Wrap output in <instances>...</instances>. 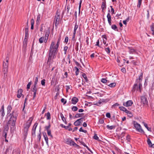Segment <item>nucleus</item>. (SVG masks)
Here are the masks:
<instances>
[{"mask_svg": "<svg viewBox=\"0 0 154 154\" xmlns=\"http://www.w3.org/2000/svg\"><path fill=\"white\" fill-rule=\"evenodd\" d=\"M59 46L54 41H52L50 45L49 50V56L48 61L51 60L54 58V56L58 51V48Z\"/></svg>", "mask_w": 154, "mask_h": 154, "instance_id": "1", "label": "nucleus"}, {"mask_svg": "<svg viewBox=\"0 0 154 154\" xmlns=\"http://www.w3.org/2000/svg\"><path fill=\"white\" fill-rule=\"evenodd\" d=\"M33 119L32 117L29 118V120L27 121L26 123L24 124V133L25 136H26L27 134V132L28 129L31 125Z\"/></svg>", "mask_w": 154, "mask_h": 154, "instance_id": "2", "label": "nucleus"}, {"mask_svg": "<svg viewBox=\"0 0 154 154\" xmlns=\"http://www.w3.org/2000/svg\"><path fill=\"white\" fill-rule=\"evenodd\" d=\"M142 88V85L140 81H136L134 84L132 91H134L135 90H139L140 92H141Z\"/></svg>", "mask_w": 154, "mask_h": 154, "instance_id": "3", "label": "nucleus"}, {"mask_svg": "<svg viewBox=\"0 0 154 154\" xmlns=\"http://www.w3.org/2000/svg\"><path fill=\"white\" fill-rule=\"evenodd\" d=\"M141 103L143 106H146L148 105V102L147 97L145 96L141 97Z\"/></svg>", "mask_w": 154, "mask_h": 154, "instance_id": "4", "label": "nucleus"}, {"mask_svg": "<svg viewBox=\"0 0 154 154\" xmlns=\"http://www.w3.org/2000/svg\"><path fill=\"white\" fill-rule=\"evenodd\" d=\"M65 140V143L66 144L70 146H78V145L75 143L74 141L72 140L70 138L66 139Z\"/></svg>", "mask_w": 154, "mask_h": 154, "instance_id": "5", "label": "nucleus"}, {"mask_svg": "<svg viewBox=\"0 0 154 154\" xmlns=\"http://www.w3.org/2000/svg\"><path fill=\"white\" fill-rule=\"evenodd\" d=\"M134 125L135 128H136V130L138 132L144 133V132L143 130L141 128L140 125L137 123L136 122H134Z\"/></svg>", "mask_w": 154, "mask_h": 154, "instance_id": "6", "label": "nucleus"}, {"mask_svg": "<svg viewBox=\"0 0 154 154\" xmlns=\"http://www.w3.org/2000/svg\"><path fill=\"white\" fill-rule=\"evenodd\" d=\"M9 58L7 56L6 58V62H3V69H8Z\"/></svg>", "mask_w": 154, "mask_h": 154, "instance_id": "7", "label": "nucleus"}, {"mask_svg": "<svg viewBox=\"0 0 154 154\" xmlns=\"http://www.w3.org/2000/svg\"><path fill=\"white\" fill-rule=\"evenodd\" d=\"M37 90V88L36 87V85H34V86L32 87L31 91L33 92V99H34L36 97Z\"/></svg>", "mask_w": 154, "mask_h": 154, "instance_id": "8", "label": "nucleus"}, {"mask_svg": "<svg viewBox=\"0 0 154 154\" xmlns=\"http://www.w3.org/2000/svg\"><path fill=\"white\" fill-rule=\"evenodd\" d=\"M83 122V118H80L77 120L74 123V125L75 126H79Z\"/></svg>", "mask_w": 154, "mask_h": 154, "instance_id": "9", "label": "nucleus"}, {"mask_svg": "<svg viewBox=\"0 0 154 154\" xmlns=\"http://www.w3.org/2000/svg\"><path fill=\"white\" fill-rule=\"evenodd\" d=\"M133 103V102L131 100H130L128 101L125 103H124L123 105L125 106L128 107L131 106Z\"/></svg>", "mask_w": 154, "mask_h": 154, "instance_id": "10", "label": "nucleus"}, {"mask_svg": "<svg viewBox=\"0 0 154 154\" xmlns=\"http://www.w3.org/2000/svg\"><path fill=\"white\" fill-rule=\"evenodd\" d=\"M38 125V123L37 122H36L34 124L33 128L32 129V135H35V131L36 129L37 128V127Z\"/></svg>", "mask_w": 154, "mask_h": 154, "instance_id": "11", "label": "nucleus"}, {"mask_svg": "<svg viewBox=\"0 0 154 154\" xmlns=\"http://www.w3.org/2000/svg\"><path fill=\"white\" fill-rule=\"evenodd\" d=\"M50 33V30L49 29H48L47 30H46L45 35V42L47 41Z\"/></svg>", "mask_w": 154, "mask_h": 154, "instance_id": "12", "label": "nucleus"}, {"mask_svg": "<svg viewBox=\"0 0 154 154\" xmlns=\"http://www.w3.org/2000/svg\"><path fill=\"white\" fill-rule=\"evenodd\" d=\"M107 18L109 24L110 25H111L112 24L111 23V18L110 14L109 13H108L107 16Z\"/></svg>", "mask_w": 154, "mask_h": 154, "instance_id": "13", "label": "nucleus"}, {"mask_svg": "<svg viewBox=\"0 0 154 154\" xmlns=\"http://www.w3.org/2000/svg\"><path fill=\"white\" fill-rule=\"evenodd\" d=\"M23 91V90L21 89H20L18 90L17 95V97L18 98H20L21 97Z\"/></svg>", "mask_w": 154, "mask_h": 154, "instance_id": "14", "label": "nucleus"}, {"mask_svg": "<svg viewBox=\"0 0 154 154\" xmlns=\"http://www.w3.org/2000/svg\"><path fill=\"white\" fill-rule=\"evenodd\" d=\"M11 121H12V120H10L9 121V122H8V124H9L11 123V126L13 127H14L15 125V122H16V119L15 118V119L14 120V119L13 120H12V122H11Z\"/></svg>", "mask_w": 154, "mask_h": 154, "instance_id": "15", "label": "nucleus"}, {"mask_svg": "<svg viewBox=\"0 0 154 154\" xmlns=\"http://www.w3.org/2000/svg\"><path fill=\"white\" fill-rule=\"evenodd\" d=\"M78 99L77 98L74 97L72 99L71 101L72 103L73 104H75L78 101Z\"/></svg>", "mask_w": 154, "mask_h": 154, "instance_id": "16", "label": "nucleus"}, {"mask_svg": "<svg viewBox=\"0 0 154 154\" xmlns=\"http://www.w3.org/2000/svg\"><path fill=\"white\" fill-rule=\"evenodd\" d=\"M39 42L41 44L43 42L46 43L47 42H45V37H42L39 39Z\"/></svg>", "mask_w": 154, "mask_h": 154, "instance_id": "17", "label": "nucleus"}, {"mask_svg": "<svg viewBox=\"0 0 154 154\" xmlns=\"http://www.w3.org/2000/svg\"><path fill=\"white\" fill-rule=\"evenodd\" d=\"M0 112H1L2 113V117H3L5 115L4 110V106L3 105L1 109L0 110Z\"/></svg>", "mask_w": 154, "mask_h": 154, "instance_id": "18", "label": "nucleus"}, {"mask_svg": "<svg viewBox=\"0 0 154 154\" xmlns=\"http://www.w3.org/2000/svg\"><path fill=\"white\" fill-rule=\"evenodd\" d=\"M106 2H103L101 5V8L103 11L106 8Z\"/></svg>", "mask_w": 154, "mask_h": 154, "instance_id": "19", "label": "nucleus"}, {"mask_svg": "<svg viewBox=\"0 0 154 154\" xmlns=\"http://www.w3.org/2000/svg\"><path fill=\"white\" fill-rule=\"evenodd\" d=\"M60 19V16L59 15H58L57 16H56L55 18V20H56L55 25L56 26L57 23H58V22Z\"/></svg>", "mask_w": 154, "mask_h": 154, "instance_id": "20", "label": "nucleus"}, {"mask_svg": "<svg viewBox=\"0 0 154 154\" xmlns=\"http://www.w3.org/2000/svg\"><path fill=\"white\" fill-rule=\"evenodd\" d=\"M43 137L45 138V140L46 141V144L48 145V138L47 137V135L45 133L44 134L43 133Z\"/></svg>", "mask_w": 154, "mask_h": 154, "instance_id": "21", "label": "nucleus"}, {"mask_svg": "<svg viewBox=\"0 0 154 154\" xmlns=\"http://www.w3.org/2000/svg\"><path fill=\"white\" fill-rule=\"evenodd\" d=\"M101 81L104 83H109V81L105 79L104 78H102L101 79Z\"/></svg>", "mask_w": 154, "mask_h": 154, "instance_id": "22", "label": "nucleus"}, {"mask_svg": "<svg viewBox=\"0 0 154 154\" xmlns=\"http://www.w3.org/2000/svg\"><path fill=\"white\" fill-rule=\"evenodd\" d=\"M106 85H108L110 87L112 88L115 87L116 85V84L115 82H113L110 84H109V83H107Z\"/></svg>", "mask_w": 154, "mask_h": 154, "instance_id": "23", "label": "nucleus"}, {"mask_svg": "<svg viewBox=\"0 0 154 154\" xmlns=\"http://www.w3.org/2000/svg\"><path fill=\"white\" fill-rule=\"evenodd\" d=\"M60 116L61 118V119H62V120H63V121L66 124V120L65 119V118L64 117L63 114L62 113H60Z\"/></svg>", "mask_w": 154, "mask_h": 154, "instance_id": "24", "label": "nucleus"}, {"mask_svg": "<svg viewBox=\"0 0 154 154\" xmlns=\"http://www.w3.org/2000/svg\"><path fill=\"white\" fill-rule=\"evenodd\" d=\"M8 69H3V72L4 74V77L6 78L7 76V72Z\"/></svg>", "mask_w": 154, "mask_h": 154, "instance_id": "25", "label": "nucleus"}, {"mask_svg": "<svg viewBox=\"0 0 154 154\" xmlns=\"http://www.w3.org/2000/svg\"><path fill=\"white\" fill-rule=\"evenodd\" d=\"M111 28L115 31H118L117 27L115 25H112L111 26Z\"/></svg>", "mask_w": 154, "mask_h": 154, "instance_id": "26", "label": "nucleus"}, {"mask_svg": "<svg viewBox=\"0 0 154 154\" xmlns=\"http://www.w3.org/2000/svg\"><path fill=\"white\" fill-rule=\"evenodd\" d=\"M154 23H152V25H150V28L152 31V34L154 35Z\"/></svg>", "mask_w": 154, "mask_h": 154, "instance_id": "27", "label": "nucleus"}, {"mask_svg": "<svg viewBox=\"0 0 154 154\" xmlns=\"http://www.w3.org/2000/svg\"><path fill=\"white\" fill-rule=\"evenodd\" d=\"M143 124H144V125L145 126V127L147 128V130L149 131H150V132L151 131V128H149L148 127V126H147V124H146V123H143Z\"/></svg>", "mask_w": 154, "mask_h": 154, "instance_id": "28", "label": "nucleus"}, {"mask_svg": "<svg viewBox=\"0 0 154 154\" xmlns=\"http://www.w3.org/2000/svg\"><path fill=\"white\" fill-rule=\"evenodd\" d=\"M143 73H141L139 77V79H137L136 81H140V82L141 83V81L143 77Z\"/></svg>", "mask_w": 154, "mask_h": 154, "instance_id": "29", "label": "nucleus"}, {"mask_svg": "<svg viewBox=\"0 0 154 154\" xmlns=\"http://www.w3.org/2000/svg\"><path fill=\"white\" fill-rule=\"evenodd\" d=\"M78 27L79 25H77V23H75L73 32H76V30L78 28Z\"/></svg>", "mask_w": 154, "mask_h": 154, "instance_id": "30", "label": "nucleus"}, {"mask_svg": "<svg viewBox=\"0 0 154 154\" xmlns=\"http://www.w3.org/2000/svg\"><path fill=\"white\" fill-rule=\"evenodd\" d=\"M83 115V113H77L75 115V117L76 118H78L82 117Z\"/></svg>", "mask_w": 154, "mask_h": 154, "instance_id": "31", "label": "nucleus"}, {"mask_svg": "<svg viewBox=\"0 0 154 154\" xmlns=\"http://www.w3.org/2000/svg\"><path fill=\"white\" fill-rule=\"evenodd\" d=\"M107 128L109 130H112V129L115 128V127L114 126L112 125L110 126L109 125H108L106 126Z\"/></svg>", "mask_w": 154, "mask_h": 154, "instance_id": "32", "label": "nucleus"}, {"mask_svg": "<svg viewBox=\"0 0 154 154\" xmlns=\"http://www.w3.org/2000/svg\"><path fill=\"white\" fill-rule=\"evenodd\" d=\"M81 143L82 145H83L84 146L86 147V148L88 150H89V151H90V152H91V151L90 150V149L85 144L84 142H81Z\"/></svg>", "mask_w": 154, "mask_h": 154, "instance_id": "33", "label": "nucleus"}, {"mask_svg": "<svg viewBox=\"0 0 154 154\" xmlns=\"http://www.w3.org/2000/svg\"><path fill=\"white\" fill-rule=\"evenodd\" d=\"M12 109V107L11 105H9L7 107L8 113L10 112Z\"/></svg>", "mask_w": 154, "mask_h": 154, "instance_id": "34", "label": "nucleus"}, {"mask_svg": "<svg viewBox=\"0 0 154 154\" xmlns=\"http://www.w3.org/2000/svg\"><path fill=\"white\" fill-rule=\"evenodd\" d=\"M25 38L26 37H27L28 35V28H26L25 29Z\"/></svg>", "mask_w": 154, "mask_h": 154, "instance_id": "35", "label": "nucleus"}, {"mask_svg": "<svg viewBox=\"0 0 154 154\" xmlns=\"http://www.w3.org/2000/svg\"><path fill=\"white\" fill-rule=\"evenodd\" d=\"M142 0H138V2L137 5V7L140 8L142 3Z\"/></svg>", "mask_w": 154, "mask_h": 154, "instance_id": "36", "label": "nucleus"}, {"mask_svg": "<svg viewBox=\"0 0 154 154\" xmlns=\"http://www.w3.org/2000/svg\"><path fill=\"white\" fill-rule=\"evenodd\" d=\"M129 52L130 54H133L135 52V50L132 48H129Z\"/></svg>", "mask_w": 154, "mask_h": 154, "instance_id": "37", "label": "nucleus"}, {"mask_svg": "<svg viewBox=\"0 0 154 154\" xmlns=\"http://www.w3.org/2000/svg\"><path fill=\"white\" fill-rule=\"evenodd\" d=\"M50 116V112H48L47 114V120H50L51 119Z\"/></svg>", "mask_w": 154, "mask_h": 154, "instance_id": "38", "label": "nucleus"}, {"mask_svg": "<svg viewBox=\"0 0 154 154\" xmlns=\"http://www.w3.org/2000/svg\"><path fill=\"white\" fill-rule=\"evenodd\" d=\"M40 17L41 16L40 14H38V15L36 20L37 23H39L40 20Z\"/></svg>", "mask_w": 154, "mask_h": 154, "instance_id": "39", "label": "nucleus"}, {"mask_svg": "<svg viewBox=\"0 0 154 154\" xmlns=\"http://www.w3.org/2000/svg\"><path fill=\"white\" fill-rule=\"evenodd\" d=\"M45 79H42L41 82V84L43 86H45Z\"/></svg>", "mask_w": 154, "mask_h": 154, "instance_id": "40", "label": "nucleus"}, {"mask_svg": "<svg viewBox=\"0 0 154 154\" xmlns=\"http://www.w3.org/2000/svg\"><path fill=\"white\" fill-rule=\"evenodd\" d=\"M31 84H32V81H30L28 83V84L27 85V89H29L30 88V86L31 85Z\"/></svg>", "mask_w": 154, "mask_h": 154, "instance_id": "41", "label": "nucleus"}, {"mask_svg": "<svg viewBox=\"0 0 154 154\" xmlns=\"http://www.w3.org/2000/svg\"><path fill=\"white\" fill-rule=\"evenodd\" d=\"M38 77H37L35 78V81L34 82V85H36L38 82Z\"/></svg>", "mask_w": 154, "mask_h": 154, "instance_id": "42", "label": "nucleus"}, {"mask_svg": "<svg viewBox=\"0 0 154 154\" xmlns=\"http://www.w3.org/2000/svg\"><path fill=\"white\" fill-rule=\"evenodd\" d=\"M82 76L85 79V81L87 82L88 79L86 74L85 73H83L82 74Z\"/></svg>", "mask_w": 154, "mask_h": 154, "instance_id": "43", "label": "nucleus"}, {"mask_svg": "<svg viewBox=\"0 0 154 154\" xmlns=\"http://www.w3.org/2000/svg\"><path fill=\"white\" fill-rule=\"evenodd\" d=\"M68 47L67 46H65L64 48V54H66L67 52V51L68 49Z\"/></svg>", "mask_w": 154, "mask_h": 154, "instance_id": "44", "label": "nucleus"}, {"mask_svg": "<svg viewBox=\"0 0 154 154\" xmlns=\"http://www.w3.org/2000/svg\"><path fill=\"white\" fill-rule=\"evenodd\" d=\"M75 68L76 69V71H75V75H77L79 74V69L76 67H75Z\"/></svg>", "mask_w": 154, "mask_h": 154, "instance_id": "45", "label": "nucleus"}, {"mask_svg": "<svg viewBox=\"0 0 154 154\" xmlns=\"http://www.w3.org/2000/svg\"><path fill=\"white\" fill-rule=\"evenodd\" d=\"M105 51H106L108 53V54H109L110 51L109 49V48H105Z\"/></svg>", "mask_w": 154, "mask_h": 154, "instance_id": "46", "label": "nucleus"}, {"mask_svg": "<svg viewBox=\"0 0 154 154\" xmlns=\"http://www.w3.org/2000/svg\"><path fill=\"white\" fill-rule=\"evenodd\" d=\"M47 134L48 136H50L51 137H52V135L51 134V131L50 130L47 131Z\"/></svg>", "mask_w": 154, "mask_h": 154, "instance_id": "47", "label": "nucleus"}, {"mask_svg": "<svg viewBox=\"0 0 154 154\" xmlns=\"http://www.w3.org/2000/svg\"><path fill=\"white\" fill-rule=\"evenodd\" d=\"M51 127V125L50 123H49V125L48 126H46L45 127V128L46 130L47 131L48 130H50L49 128H50Z\"/></svg>", "mask_w": 154, "mask_h": 154, "instance_id": "48", "label": "nucleus"}, {"mask_svg": "<svg viewBox=\"0 0 154 154\" xmlns=\"http://www.w3.org/2000/svg\"><path fill=\"white\" fill-rule=\"evenodd\" d=\"M40 131H39L40 133L38 135V139L39 141H40L41 140V136H42V133H41V132H40Z\"/></svg>", "mask_w": 154, "mask_h": 154, "instance_id": "49", "label": "nucleus"}, {"mask_svg": "<svg viewBox=\"0 0 154 154\" xmlns=\"http://www.w3.org/2000/svg\"><path fill=\"white\" fill-rule=\"evenodd\" d=\"M120 109L123 111H125L126 108L123 106H120L119 107Z\"/></svg>", "mask_w": 154, "mask_h": 154, "instance_id": "50", "label": "nucleus"}, {"mask_svg": "<svg viewBox=\"0 0 154 154\" xmlns=\"http://www.w3.org/2000/svg\"><path fill=\"white\" fill-rule=\"evenodd\" d=\"M78 108L76 106H73L72 108V111H75L77 110Z\"/></svg>", "mask_w": 154, "mask_h": 154, "instance_id": "51", "label": "nucleus"}, {"mask_svg": "<svg viewBox=\"0 0 154 154\" xmlns=\"http://www.w3.org/2000/svg\"><path fill=\"white\" fill-rule=\"evenodd\" d=\"M93 138L94 139H95L97 140H99V138L98 137V136H97V135L96 134H94V136L93 137Z\"/></svg>", "mask_w": 154, "mask_h": 154, "instance_id": "52", "label": "nucleus"}, {"mask_svg": "<svg viewBox=\"0 0 154 154\" xmlns=\"http://www.w3.org/2000/svg\"><path fill=\"white\" fill-rule=\"evenodd\" d=\"M61 102L63 103L64 104H65L66 103V100L63 98L61 99Z\"/></svg>", "mask_w": 154, "mask_h": 154, "instance_id": "53", "label": "nucleus"}, {"mask_svg": "<svg viewBox=\"0 0 154 154\" xmlns=\"http://www.w3.org/2000/svg\"><path fill=\"white\" fill-rule=\"evenodd\" d=\"M60 40H61V36H60L58 40L57 43H56V44H57L58 45H60Z\"/></svg>", "mask_w": 154, "mask_h": 154, "instance_id": "54", "label": "nucleus"}, {"mask_svg": "<svg viewBox=\"0 0 154 154\" xmlns=\"http://www.w3.org/2000/svg\"><path fill=\"white\" fill-rule=\"evenodd\" d=\"M82 2V0H80L79 2V13H80V8L81 6V4Z\"/></svg>", "mask_w": 154, "mask_h": 154, "instance_id": "55", "label": "nucleus"}, {"mask_svg": "<svg viewBox=\"0 0 154 154\" xmlns=\"http://www.w3.org/2000/svg\"><path fill=\"white\" fill-rule=\"evenodd\" d=\"M27 100V98H26L25 99V101H24V106H23V111L24 110V108L25 107V103H26V101Z\"/></svg>", "mask_w": 154, "mask_h": 154, "instance_id": "56", "label": "nucleus"}, {"mask_svg": "<svg viewBox=\"0 0 154 154\" xmlns=\"http://www.w3.org/2000/svg\"><path fill=\"white\" fill-rule=\"evenodd\" d=\"M60 126L65 128L66 129H67L69 128V126H65L63 124H61Z\"/></svg>", "mask_w": 154, "mask_h": 154, "instance_id": "57", "label": "nucleus"}, {"mask_svg": "<svg viewBox=\"0 0 154 154\" xmlns=\"http://www.w3.org/2000/svg\"><path fill=\"white\" fill-rule=\"evenodd\" d=\"M106 116L108 118H110L111 117L110 113L109 112H107L106 114Z\"/></svg>", "mask_w": 154, "mask_h": 154, "instance_id": "58", "label": "nucleus"}, {"mask_svg": "<svg viewBox=\"0 0 154 154\" xmlns=\"http://www.w3.org/2000/svg\"><path fill=\"white\" fill-rule=\"evenodd\" d=\"M147 143L149 146H150L152 144V143L149 139H148L147 140Z\"/></svg>", "mask_w": 154, "mask_h": 154, "instance_id": "59", "label": "nucleus"}, {"mask_svg": "<svg viewBox=\"0 0 154 154\" xmlns=\"http://www.w3.org/2000/svg\"><path fill=\"white\" fill-rule=\"evenodd\" d=\"M110 7L111 8V12H112V14H114V9L112 8V6H111Z\"/></svg>", "mask_w": 154, "mask_h": 154, "instance_id": "60", "label": "nucleus"}, {"mask_svg": "<svg viewBox=\"0 0 154 154\" xmlns=\"http://www.w3.org/2000/svg\"><path fill=\"white\" fill-rule=\"evenodd\" d=\"M128 115L130 117H131L133 116V115H132V113L130 111H129V112L128 113Z\"/></svg>", "mask_w": 154, "mask_h": 154, "instance_id": "61", "label": "nucleus"}, {"mask_svg": "<svg viewBox=\"0 0 154 154\" xmlns=\"http://www.w3.org/2000/svg\"><path fill=\"white\" fill-rule=\"evenodd\" d=\"M121 71L122 72H123L124 73H125L126 72L125 69L124 68H122L121 69Z\"/></svg>", "mask_w": 154, "mask_h": 154, "instance_id": "62", "label": "nucleus"}, {"mask_svg": "<svg viewBox=\"0 0 154 154\" xmlns=\"http://www.w3.org/2000/svg\"><path fill=\"white\" fill-rule=\"evenodd\" d=\"M68 37H67V36H66V37H65V42L66 43H67V42H68Z\"/></svg>", "mask_w": 154, "mask_h": 154, "instance_id": "63", "label": "nucleus"}, {"mask_svg": "<svg viewBox=\"0 0 154 154\" xmlns=\"http://www.w3.org/2000/svg\"><path fill=\"white\" fill-rule=\"evenodd\" d=\"M126 139L128 140V141H130V137L129 135H128L126 137Z\"/></svg>", "mask_w": 154, "mask_h": 154, "instance_id": "64", "label": "nucleus"}]
</instances>
